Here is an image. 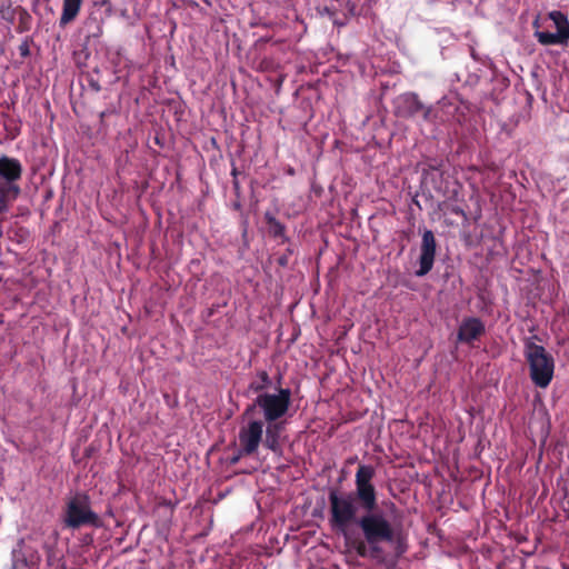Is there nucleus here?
Segmentation results:
<instances>
[{
  "label": "nucleus",
  "mask_w": 569,
  "mask_h": 569,
  "mask_svg": "<svg viewBox=\"0 0 569 569\" xmlns=\"http://www.w3.org/2000/svg\"><path fill=\"white\" fill-rule=\"evenodd\" d=\"M242 426L239 429L238 440L241 447V452L247 455H253L258 451L259 446L264 441L263 427L266 426L264 420L256 418V416H244V411L241 415Z\"/></svg>",
  "instance_id": "423d86ee"
},
{
  "label": "nucleus",
  "mask_w": 569,
  "mask_h": 569,
  "mask_svg": "<svg viewBox=\"0 0 569 569\" xmlns=\"http://www.w3.org/2000/svg\"><path fill=\"white\" fill-rule=\"evenodd\" d=\"M244 456H248V455H247V453H242V452H241V447L239 446V451H238V453H237V455H234V456H232V457L230 458V465H236V463H238V462L240 461V459H241L242 457H244Z\"/></svg>",
  "instance_id": "6ab92c4d"
},
{
  "label": "nucleus",
  "mask_w": 569,
  "mask_h": 569,
  "mask_svg": "<svg viewBox=\"0 0 569 569\" xmlns=\"http://www.w3.org/2000/svg\"><path fill=\"white\" fill-rule=\"evenodd\" d=\"M22 172L23 167L19 159L0 157V214L6 213L19 197Z\"/></svg>",
  "instance_id": "20e7f679"
},
{
  "label": "nucleus",
  "mask_w": 569,
  "mask_h": 569,
  "mask_svg": "<svg viewBox=\"0 0 569 569\" xmlns=\"http://www.w3.org/2000/svg\"><path fill=\"white\" fill-rule=\"evenodd\" d=\"M457 342H462V325H459L456 329Z\"/></svg>",
  "instance_id": "aec40b11"
},
{
  "label": "nucleus",
  "mask_w": 569,
  "mask_h": 569,
  "mask_svg": "<svg viewBox=\"0 0 569 569\" xmlns=\"http://www.w3.org/2000/svg\"><path fill=\"white\" fill-rule=\"evenodd\" d=\"M376 470L371 465H359L353 492H340L332 488L329 490V526L349 540L351 527H358L363 539H353L349 546L361 558H376L382 549L380 543L393 542L396 533L390 521L379 512L377 490L372 483Z\"/></svg>",
  "instance_id": "f257e3e1"
},
{
  "label": "nucleus",
  "mask_w": 569,
  "mask_h": 569,
  "mask_svg": "<svg viewBox=\"0 0 569 569\" xmlns=\"http://www.w3.org/2000/svg\"><path fill=\"white\" fill-rule=\"evenodd\" d=\"M278 263L282 267L287 266L288 263V258L286 256H282L278 259Z\"/></svg>",
  "instance_id": "412c9836"
},
{
  "label": "nucleus",
  "mask_w": 569,
  "mask_h": 569,
  "mask_svg": "<svg viewBox=\"0 0 569 569\" xmlns=\"http://www.w3.org/2000/svg\"><path fill=\"white\" fill-rule=\"evenodd\" d=\"M291 406V390L279 388L276 393L263 392L246 407L244 416L261 413L266 422L263 447L274 453L281 452L280 438L284 431L281 419L288 413Z\"/></svg>",
  "instance_id": "f03ea898"
},
{
  "label": "nucleus",
  "mask_w": 569,
  "mask_h": 569,
  "mask_svg": "<svg viewBox=\"0 0 569 569\" xmlns=\"http://www.w3.org/2000/svg\"><path fill=\"white\" fill-rule=\"evenodd\" d=\"M83 0H63L59 26L66 27L78 17Z\"/></svg>",
  "instance_id": "9b49d317"
},
{
  "label": "nucleus",
  "mask_w": 569,
  "mask_h": 569,
  "mask_svg": "<svg viewBox=\"0 0 569 569\" xmlns=\"http://www.w3.org/2000/svg\"><path fill=\"white\" fill-rule=\"evenodd\" d=\"M16 10H18V26H17V31L19 33H23V32H27L31 29V26H32V17L31 14L23 8V7H20L18 6L16 8Z\"/></svg>",
  "instance_id": "4468645a"
},
{
  "label": "nucleus",
  "mask_w": 569,
  "mask_h": 569,
  "mask_svg": "<svg viewBox=\"0 0 569 569\" xmlns=\"http://www.w3.org/2000/svg\"><path fill=\"white\" fill-rule=\"evenodd\" d=\"M18 13V10L16 8H11V6H1L0 7V14L2 19L7 20L9 23L14 22L16 14Z\"/></svg>",
  "instance_id": "f3484780"
},
{
  "label": "nucleus",
  "mask_w": 569,
  "mask_h": 569,
  "mask_svg": "<svg viewBox=\"0 0 569 569\" xmlns=\"http://www.w3.org/2000/svg\"><path fill=\"white\" fill-rule=\"evenodd\" d=\"M437 242L431 230H425L420 246L419 269L416 276H426L433 267Z\"/></svg>",
  "instance_id": "6e6552de"
},
{
  "label": "nucleus",
  "mask_w": 569,
  "mask_h": 569,
  "mask_svg": "<svg viewBox=\"0 0 569 569\" xmlns=\"http://www.w3.org/2000/svg\"><path fill=\"white\" fill-rule=\"evenodd\" d=\"M525 357L533 385L542 389L547 388L553 379V357L543 346L535 343L531 338L525 340Z\"/></svg>",
  "instance_id": "7ed1b4c3"
},
{
  "label": "nucleus",
  "mask_w": 569,
  "mask_h": 569,
  "mask_svg": "<svg viewBox=\"0 0 569 569\" xmlns=\"http://www.w3.org/2000/svg\"><path fill=\"white\" fill-rule=\"evenodd\" d=\"M395 113L399 118H413L421 116L428 119L430 108L427 107L417 93L407 92L399 96L395 101Z\"/></svg>",
  "instance_id": "0eeeda50"
},
{
  "label": "nucleus",
  "mask_w": 569,
  "mask_h": 569,
  "mask_svg": "<svg viewBox=\"0 0 569 569\" xmlns=\"http://www.w3.org/2000/svg\"><path fill=\"white\" fill-rule=\"evenodd\" d=\"M486 333L485 323L479 318L465 319V343L473 346Z\"/></svg>",
  "instance_id": "9d476101"
},
{
  "label": "nucleus",
  "mask_w": 569,
  "mask_h": 569,
  "mask_svg": "<svg viewBox=\"0 0 569 569\" xmlns=\"http://www.w3.org/2000/svg\"><path fill=\"white\" fill-rule=\"evenodd\" d=\"M535 36L539 43L543 46H553V44H567L569 41L568 31L562 29L560 32H549V31H536Z\"/></svg>",
  "instance_id": "f8f14e48"
},
{
  "label": "nucleus",
  "mask_w": 569,
  "mask_h": 569,
  "mask_svg": "<svg viewBox=\"0 0 569 569\" xmlns=\"http://www.w3.org/2000/svg\"><path fill=\"white\" fill-rule=\"evenodd\" d=\"M19 52L23 58L30 54L29 42L27 40L19 46Z\"/></svg>",
  "instance_id": "a211bd4d"
},
{
  "label": "nucleus",
  "mask_w": 569,
  "mask_h": 569,
  "mask_svg": "<svg viewBox=\"0 0 569 569\" xmlns=\"http://www.w3.org/2000/svg\"><path fill=\"white\" fill-rule=\"evenodd\" d=\"M271 386V378L269 377L268 372L264 370H261L257 373V379L252 380L249 383L248 390L252 391L257 395L267 392L266 389H268Z\"/></svg>",
  "instance_id": "ddd939ff"
},
{
  "label": "nucleus",
  "mask_w": 569,
  "mask_h": 569,
  "mask_svg": "<svg viewBox=\"0 0 569 569\" xmlns=\"http://www.w3.org/2000/svg\"><path fill=\"white\" fill-rule=\"evenodd\" d=\"M335 24L342 26V24H345V22L343 21H335Z\"/></svg>",
  "instance_id": "4be33fe9"
},
{
  "label": "nucleus",
  "mask_w": 569,
  "mask_h": 569,
  "mask_svg": "<svg viewBox=\"0 0 569 569\" xmlns=\"http://www.w3.org/2000/svg\"><path fill=\"white\" fill-rule=\"evenodd\" d=\"M63 525L73 530L86 526L96 528L100 526V517L91 509L90 498L87 493L77 492L67 501Z\"/></svg>",
  "instance_id": "39448f33"
},
{
  "label": "nucleus",
  "mask_w": 569,
  "mask_h": 569,
  "mask_svg": "<svg viewBox=\"0 0 569 569\" xmlns=\"http://www.w3.org/2000/svg\"><path fill=\"white\" fill-rule=\"evenodd\" d=\"M264 220H266L267 224L269 226V232L274 238L284 237L286 228L278 219H276L271 213L267 212L264 214Z\"/></svg>",
  "instance_id": "2eb2a0df"
},
{
  "label": "nucleus",
  "mask_w": 569,
  "mask_h": 569,
  "mask_svg": "<svg viewBox=\"0 0 569 569\" xmlns=\"http://www.w3.org/2000/svg\"><path fill=\"white\" fill-rule=\"evenodd\" d=\"M550 20L553 21L557 31L560 32L562 29H566L568 31V38H569V20L566 14H563L561 11L553 10L549 13Z\"/></svg>",
  "instance_id": "dca6fc26"
},
{
  "label": "nucleus",
  "mask_w": 569,
  "mask_h": 569,
  "mask_svg": "<svg viewBox=\"0 0 569 569\" xmlns=\"http://www.w3.org/2000/svg\"><path fill=\"white\" fill-rule=\"evenodd\" d=\"M102 21L103 19L97 12H90L83 20L81 33L86 43H89L91 39H98L102 34Z\"/></svg>",
  "instance_id": "1a4fd4ad"
}]
</instances>
